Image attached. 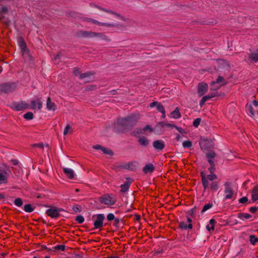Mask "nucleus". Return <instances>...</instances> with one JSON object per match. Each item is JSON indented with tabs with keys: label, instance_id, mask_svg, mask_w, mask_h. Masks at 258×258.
I'll use <instances>...</instances> for the list:
<instances>
[{
	"label": "nucleus",
	"instance_id": "nucleus-27",
	"mask_svg": "<svg viewBox=\"0 0 258 258\" xmlns=\"http://www.w3.org/2000/svg\"><path fill=\"white\" fill-rule=\"evenodd\" d=\"M96 38H100L106 41H110L109 38L103 33H96Z\"/></svg>",
	"mask_w": 258,
	"mask_h": 258
},
{
	"label": "nucleus",
	"instance_id": "nucleus-51",
	"mask_svg": "<svg viewBox=\"0 0 258 258\" xmlns=\"http://www.w3.org/2000/svg\"><path fill=\"white\" fill-rule=\"evenodd\" d=\"M248 201V199L247 197H243L241 198H240L239 200V203H241V204H243V203H246Z\"/></svg>",
	"mask_w": 258,
	"mask_h": 258
},
{
	"label": "nucleus",
	"instance_id": "nucleus-14",
	"mask_svg": "<svg viewBox=\"0 0 258 258\" xmlns=\"http://www.w3.org/2000/svg\"><path fill=\"white\" fill-rule=\"evenodd\" d=\"M153 146L156 149L162 150L165 147V143L163 141L158 140L153 142Z\"/></svg>",
	"mask_w": 258,
	"mask_h": 258
},
{
	"label": "nucleus",
	"instance_id": "nucleus-29",
	"mask_svg": "<svg viewBox=\"0 0 258 258\" xmlns=\"http://www.w3.org/2000/svg\"><path fill=\"white\" fill-rule=\"evenodd\" d=\"M130 184H131V182H127L125 183L124 184H122L120 186L121 191L122 192H125L126 191H127L130 187Z\"/></svg>",
	"mask_w": 258,
	"mask_h": 258
},
{
	"label": "nucleus",
	"instance_id": "nucleus-10",
	"mask_svg": "<svg viewBox=\"0 0 258 258\" xmlns=\"http://www.w3.org/2000/svg\"><path fill=\"white\" fill-rule=\"evenodd\" d=\"M225 189H224V195H225V199H232L234 191L232 188L230 186V185L228 183L226 182L225 184Z\"/></svg>",
	"mask_w": 258,
	"mask_h": 258
},
{
	"label": "nucleus",
	"instance_id": "nucleus-16",
	"mask_svg": "<svg viewBox=\"0 0 258 258\" xmlns=\"http://www.w3.org/2000/svg\"><path fill=\"white\" fill-rule=\"evenodd\" d=\"M46 213L48 216L52 218H56L59 215L58 210L55 208H50L47 210Z\"/></svg>",
	"mask_w": 258,
	"mask_h": 258
},
{
	"label": "nucleus",
	"instance_id": "nucleus-26",
	"mask_svg": "<svg viewBox=\"0 0 258 258\" xmlns=\"http://www.w3.org/2000/svg\"><path fill=\"white\" fill-rule=\"evenodd\" d=\"M179 227L182 229L186 230L187 228L192 229V225L191 223H189L188 224H187L186 222H180L179 224Z\"/></svg>",
	"mask_w": 258,
	"mask_h": 258
},
{
	"label": "nucleus",
	"instance_id": "nucleus-28",
	"mask_svg": "<svg viewBox=\"0 0 258 258\" xmlns=\"http://www.w3.org/2000/svg\"><path fill=\"white\" fill-rule=\"evenodd\" d=\"M8 9L6 7H2L0 8V19L4 18L5 15L8 13Z\"/></svg>",
	"mask_w": 258,
	"mask_h": 258
},
{
	"label": "nucleus",
	"instance_id": "nucleus-24",
	"mask_svg": "<svg viewBox=\"0 0 258 258\" xmlns=\"http://www.w3.org/2000/svg\"><path fill=\"white\" fill-rule=\"evenodd\" d=\"M251 217L252 216L250 214L245 213H239L237 215V217L242 220L249 219L251 218Z\"/></svg>",
	"mask_w": 258,
	"mask_h": 258
},
{
	"label": "nucleus",
	"instance_id": "nucleus-60",
	"mask_svg": "<svg viewBox=\"0 0 258 258\" xmlns=\"http://www.w3.org/2000/svg\"><path fill=\"white\" fill-rule=\"evenodd\" d=\"M33 146L34 147H38V148H43V147L42 144H34Z\"/></svg>",
	"mask_w": 258,
	"mask_h": 258
},
{
	"label": "nucleus",
	"instance_id": "nucleus-20",
	"mask_svg": "<svg viewBox=\"0 0 258 258\" xmlns=\"http://www.w3.org/2000/svg\"><path fill=\"white\" fill-rule=\"evenodd\" d=\"M63 172L66 176L70 179H73L74 177L75 173L72 169L69 168H63Z\"/></svg>",
	"mask_w": 258,
	"mask_h": 258
},
{
	"label": "nucleus",
	"instance_id": "nucleus-19",
	"mask_svg": "<svg viewBox=\"0 0 258 258\" xmlns=\"http://www.w3.org/2000/svg\"><path fill=\"white\" fill-rule=\"evenodd\" d=\"M251 198L253 202L258 200V185L254 187L251 192Z\"/></svg>",
	"mask_w": 258,
	"mask_h": 258
},
{
	"label": "nucleus",
	"instance_id": "nucleus-59",
	"mask_svg": "<svg viewBox=\"0 0 258 258\" xmlns=\"http://www.w3.org/2000/svg\"><path fill=\"white\" fill-rule=\"evenodd\" d=\"M206 102V101L205 100H204L203 98H202V99L200 100V105L202 107L204 104V103Z\"/></svg>",
	"mask_w": 258,
	"mask_h": 258
},
{
	"label": "nucleus",
	"instance_id": "nucleus-39",
	"mask_svg": "<svg viewBox=\"0 0 258 258\" xmlns=\"http://www.w3.org/2000/svg\"><path fill=\"white\" fill-rule=\"evenodd\" d=\"M14 204L17 207H21L23 205V201L20 198H16L14 201Z\"/></svg>",
	"mask_w": 258,
	"mask_h": 258
},
{
	"label": "nucleus",
	"instance_id": "nucleus-63",
	"mask_svg": "<svg viewBox=\"0 0 258 258\" xmlns=\"http://www.w3.org/2000/svg\"><path fill=\"white\" fill-rule=\"evenodd\" d=\"M158 125H159L160 126L163 127L165 126H166V123L163 122H159L158 123Z\"/></svg>",
	"mask_w": 258,
	"mask_h": 258
},
{
	"label": "nucleus",
	"instance_id": "nucleus-21",
	"mask_svg": "<svg viewBox=\"0 0 258 258\" xmlns=\"http://www.w3.org/2000/svg\"><path fill=\"white\" fill-rule=\"evenodd\" d=\"M219 183L220 181L216 180L210 182L209 186L211 189L213 191H217L219 188Z\"/></svg>",
	"mask_w": 258,
	"mask_h": 258
},
{
	"label": "nucleus",
	"instance_id": "nucleus-54",
	"mask_svg": "<svg viewBox=\"0 0 258 258\" xmlns=\"http://www.w3.org/2000/svg\"><path fill=\"white\" fill-rule=\"evenodd\" d=\"M180 133H181V134H183V133H185V132L184 131V130L180 127H178V126H176V128H175Z\"/></svg>",
	"mask_w": 258,
	"mask_h": 258
},
{
	"label": "nucleus",
	"instance_id": "nucleus-13",
	"mask_svg": "<svg viewBox=\"0 0 258 258\" xmlns=\"http://www.w3.org/2000/svg\"><path fill=\"white\" fill-rule=\"evenodd\" d=\"M42 107V102L41 101L40 98H38L37 99V102L34 101L32 100L31 101V108L32 109H36L37 108L38 109L40 110Z\"/></svg>",
	"mask_w": 258,
	"mask_h": 258
},
{
	"label": "nucleus",
	"instance_id": "nucleus-37",
	"mask_svg": "<svg viewBox=\"0 0 258 258\" xmlns=\"http://www.w3.org/2000/svg\"><path fill=\"white\" fill-rule=\"evenodd\" d=\"M211 85L212 87L211 89L215 91L219 89L222 86L221 85L217 84L215 81H213L211 83Z\"/></svg>",
	"mask_w": 258,
	"mask_h": 258
},
{
	"label": "nucleus",
	"instance_id": "nucleus-36",
	"mask_svg": "<svg viewBox=\"0 0 258 258\" xmlns=\"http://www.w3.org/2000/svg\"><path fill=\"white\" fill-rule=\"evenodd\" d=\"M34 210L33 208L30 204H26L24 206V211L26 212L31 213Z\"/></svg>",
	"mask_w": 258,
	"mask_h": 258
},
{
	"label": "nucleus",
	"instance_id": "nucleus-3",
	"mask_svg": "<svg viewBox=\"0 0 258 258\" xmlns=\"http://www.w3.org/2000/svg\"><path fill=\"white\" fill-rule=\"evenodd\" d=\"M99 202L105 205H113L116 203V200L114 196L105 195L99 198Z\"/></svg>",
	"mask_w": 258,
	"mask_h": 258
},
{
	"label": "nucleus",
	"instance_id": "nucleus-6",
	"mask_svg": "<svg viewBox=\"0 0 258 258\" xmlns=\"http://www.w3.org/2000/svg\"><path fill=\"white\" fill-rule=\"evenodd\" d=\"M96 217L94 221V226L95 229L101 228L103 226V221L105 219L104 215L102 214H97L93 216V218Z\"/></svg>",
	"mask_w": 258,
	"mask_h": 258
},
{
	"label": "nucleus",
	"instance_id": "nucleus-35",
	"mask_svg": "<svg viewBox=\"0 0 258 258\" xmlns=\"http://www.w3.org/2000/svg\"><path fill=\"white\" fill-rule=\"evenodd\" d=\"M101 151L105 154L109 155H112L113 154L112 151L110 149L104 147H102Z\"/></svg>",
	"mask_w": 258,
	"mask_h": 258
},
{
	"label": "nucleus",
	"instance_id": "nucleus-56",
	"mask_svg": "<svg viewBox=\"0 0 258 258\" xmlns=\"http://www.w3.org/2000/svg\"><path fill=\"white\" fill-rule=\"evenodd\" d=\"M159 102H157V101H154L151 103H150V107H151V108H153L155 106L156 107V106L157 105V104H158Z\"/></svg>",
	"mask_w": 258,
	"mask_h": 258
},
{
	"label": "nucleus",
	"instance_id": "nucleus-15",
	"mask_svg": "<svg viewBox=\"0 0 258 258\" xmlns=\"http://www.w3.org/2000/svg\"><path fill=\"white\" fill-rule=\"evenodd\" d=\"M46 108L49 111H55L56 109V104L51 101L50 97H48L46 101Z\"/></svg>",
	"mask_w": 258,
	"mask_h": 258
},
{
	"label": "nucleus",
	"instance_id": "nucleus-61",
	"mask_svg": "<svg viewBox=\"0 0 258 258\" xmlns=\"http://www.w3.org/2000/svg\"><path fill=\"white\" fill-rule=\"evenodd\" d=\"M208 162L210 164L211 166L213 167V166L214 165V163L212 160V159L208 158Z\"/></svg>",
	"mask_w": 258,
	"mask_h": 258
},
{
	"label": "nucleus",
	"instance_id": "nucleus-52",
	"mask_svg": "<svg viewBox=\"0 0 258 258\" xmlns=\"http://www.w3.org/2000/svg\"><path fill=\"white\" fill-rule=\"evenodd\" d=\"M115 217L114 215L112 213H109L107 216V219L109 221H111L114 219Z\"/></svg>",
	"mask_w": 258,
	"mask_h": 258
},
{
	"label": "nucleus",
	"instance_id": "nucleus-53",
	"mask_svg": "<svg viewBox=\"0 0 258 258\" xmlns=\"http://www.w3.org/2000/svg\"><path fill=\"white\" fill-rule=\"evenodd\" d=\"M257 210V207H251L249 208V212L252 213H255Z\"/></svg>",
	"mask_w": 258,
	"mask_h": 258
},
{
	"label": "nucleus",
	"instance_id": "nucleus-43",
	"mask_svg": "<svg viewBox=\"0 0 258 258\" xmlns=\"http://www.w3.org/2000/svg\"><path fill=\"white\" fill-rule=\"evenodd\" d=\"M76 221H77L78 223L81 224L84 222V218L82 216L79 215L76 218Z\"/></svg>",
	"mask_w": 258,
	"mask_h": 258
},
{
	"label": "nucleus",
	"instance_id": "nucleus-40",
	"mask_svg": "<svg viewBox=\"0 0 258 258\" xmlns=\"http://www.w3.org/2000/svg\"><path fill=\"white\" fill-rule=\"evenodd\" d=\"M182 146L184 148H189L192 146V143L189 141H185L183 142Z\"/></svg>",
	"mask_w": 258,
	"mask_h": 258
},
{
	"label": "nucleus",
	"instance_id": "nucleus-46",
	"mask_svg": "<svg viewBox=\"0 0 258 258\" xmlns=\"http://www.w3.org/2000/svg\"><path fill=\"white\" fill-rule=\"evenodd\" d=\"M212 207V204H210V203L205 205L204 206V207H203V209L202 210V213L205 212V211H206L208 209H210Z\"/></svg>",
	"mask_w": 258,
	"mask_h": 258
},
{
	"label": "nucleus",
	"instance_id": "nucleus-32",
	"mask_svg": "<svg viewBox=\"0 0 258 258\" xmlns=\"http://www.w3.org/2000/svg\"><path fill=\"white\" fill-rule=\"evenodd\" d=\"M217 92H214L210 94H208L207 95H206L203 97V98L205 100L206 102L209 99L215 97L217 96H218Z\"/></svg>",
	"mask_w": 258,
	"mask_h": 258
},
{
	"label": "nucleus",
	"instance_id": "nucleus-34",
	"mask_svg": "<svg viewBox=\"0 0 258 258\" xmlns=\"http://www.w3.org/2000/svg\"><path fill=\"white\" fill-rule=\"evenodd\" d=\"M249 241L251 244L254 245L258 241V238L254 235H251L249 236Z\"/></svg>",
	"mask_w": 258,
	"mask_h": 258
},
{
	"label": "nucleus",
	"instance_id": "nucleus-22",
	"mask_svg": "<svg viewBox=\"0 0 258 258\" xmlns=\"http://www.w3.org/2000/svg\"><path fill=\"white\" fill-rule=\"evenodd\" d=\"M139 144L143 146H148L149 144V141L145 137H140L138 140Z\"/></svg>",
	"mask_w": 258,
	"mask_h": 258
},
{
	"label": "nucleus",
	"instance_id": "nucleus-64",
	"mask_svg": "<svg viewBox=\"0 0 258 258\" xmlns=\"http://www.w3.org/2000/svg\"><path fill=\"white\" fill-rule=\"evenodd\" d=\"M253 104L254 106H255L256 107L257 106H258V101L254 100L253 101Z\"/></svg>",
	"mask_w": 258,
	"mask_h": 258
},
{
	"label": "nucleus",
	"instance_id": "nucleus-57",
	"mask_svg": "<svg viewBox=\"0 0 258 258\" xmlns=\"http://www.w3.org/2000/svg\"><path fill=\"white\" fill-rule=\"evenodd\" d=\"M136 131V133H135V135H136L137 134H140L143 133V129L141 128H137Z\"/></svg>",
	"mask_w": 258,
	"mask_h": 258
},
{
	"label": "nucleus",
	"instance_id": "nucleus-12",
	"mask_svg": "<svg viewBox=\"0 0 258 258\" xmlns=\"http://www.w3.org/2000/svg\"><path fill=\"white\" fill-rule=\"evenodd\" d=\"M103 12H106L108 13H110V14L115 15L119 20L125 22L127 24H130L132 22V21L130 19H128V18H126L122 16H121L119 14H117L111 10H107V9H105V10H103Z\"/></svg>",
	"mask_w": 258,
	"mask_h": 258
},
{
	"label": "nucleus",
	"instance_id": "nucleus-18",
	"mask_svg": "<svg viewBox=\"0 0 258 258\" xmlns=\"http://www.w3.org/2000/svg\"><path fill=\"white\" fill-rule=\"evenodd\" d=\"M155 169L154 165L151 163L146 164L143 168V172L145 174L152 173Z\"/></svg>",
	"mask_w": 258,
	"mask_h": 258
},
{
	"label": "nucleus",
	"instance_id": "nucleus-5",
	"mask_svg": "<svg viewBox=\"0 0 258 258\" xmlns=\"http://www.w3.org/2000/svg\"><path fill=\"white\" fill-rule=\"evenodd\" d=\"M16 85L15 83H4L0 85V93H8L15 90Z\"/></svg>",
	"mask_w": 258,
	"mask_h": 258
},
{
	"label": "nucleus",
	"instance_id": "nucleus-48",
	"mask_svg": "<svg viewBox=\"0 0 258 258\" xmlns=\"http://www.w3.org/2000/svg\"><path fill=\"white\" fill-rule=\"evenodd\" d=\"M201 118H196V119L194 121V122H193V125H194L195 127H197L199 125V124H200V122H201Z\"/></svg>",
	"mask_w": 258,
	"mask_h": 258
},
{
	"label": "nucleus",
	"instance_id": "nucleus-42",
	"mask_svg": "<svg viewBox=\"0 0 258 258\" xmlns=\"http://www.w3.org/2000/svg\"><path fill=\"white\" fill-rule=\"evenodd\" d=\"M73 210L76 212L78 213L81 212V207L78 205H75L72 207Z\"/></svg>",
	"mask_w": 258,
	"mask_h": 258
},
{
	"label": "nucleus",
	"instance_id": "nucleus-62",
	"mask_svg": "<svg viewBox=\"0 0 258 258\" xmlns=\"http://www.w3.org/2000/svg\"><path fill=\"white\" fill-rule=\"evenodd\" d=\"M214 169H215V165H214L213 167L211 166V167L209 168V170L210 171L211 173H214Z\"/></svg>",
	"mask_w": 258,
	"mask_h": 258
},
{
	"label": "nucleus",
	"instance_id": "nucleus-25",
	"mask_svg": "<svg viewBox=\"0 0 258 258\" xmlns=\"http://www.w3.org/2000/svg\"><path fill=\"white\" fill-rule=\"evenodd\" d=\"M249 59L254 62H258V53L252 52L248 55Z\"/></svg>",
	"mask_w": 258,
	"mask_h": 258
},
{
	"label": "nucleus",
	"instance_id": "nucleus-41",
	"mask_svg": "<svg viewBox=\"0 0 258 258\" xmlns=\"http://www.w3.org/2000/svg\"><path fill=\"white\" fill-rule=\"evenodd\" d=\"M19 45L22 51L24 53L26 49V45L24 41H21L19 42Z\"/></svg>",
	"mask_w": 258,
	"mask_h": 258
},
{
	"label": "nucleus",
	"instance_id": "nucleus-30",
	"mask_svg": "<svg viewBox=\"0 0 258 258\" xmlns=\"http://www.w3.org/2000/svg\"><path fill=\"white\" fill-rule=\"evenodd\" d=\"M215 223V221L214 219H212L209 221V224L207 225L206 226V228L208 231H210L211 230L214 229V223Z\"/></svg>",
	"mask_w": 258,
	"mask_h": 258
},
{
	"label": "nucleus",
	"instance_id": "nucleus-8",
	"mask_svg": "<svg viewBox=\"0 0 258 258\" xmlns=\"http://www.w3.org/2000/svg\"><path fill=\"white\" fill-rule=\"evenodd\" d=\"M28 106L29 105L23 101L14 102L11 105V108L16 111H21L27 109Z\"/></svg>",
	"mask_w": 258,
	"mask_h": 258
},
{
	"label": "nucleus",
	"instance_id": "nucleus-31",
	"mask_svg": "<svg viewBox=\"0 0 258 258\" xmlns=\"http://www.w3.org/2000/svg\"><path fill=\"white\" fill-rule=\"evenodd\" d=\"M73 133V129L72 127L69 124H67L64 128L63 131V135H66L68 134H72Z\"/></svg>",
	"mask_w": 258,
	"mask_h": 258
},
{
	"label": "nucleus",
	"instance_id": "nucleus-49",
	"mask_svg": "<svg viewBox=\"0 0 258 258\" xmlns=\"http://www.w3.org/2000/svg\"><path fill=\"white\" fill-rule=\"evenodd\" d=\"M207 156L208 158L213 159L215 156V153L213 151H211L207 154Z\"/></svg>",
	"mask_w": 258,
	"mask_h": 258
},
{
	"label": "nucleus",
	"instance_id": "nucleus-55",
	"mask_svg": "<svg viewBox=\"0 0 258 258\" xmlns=\"http://www.w3.org/2000/svg\"><path fill=\"white\" fill-rule=\"evenodd\" d=\"M93 148L95 149H96V150H102V146H101V145H95L93 147Z\"/></svg>",
	"mask_w": 258,
	"mask_h": 258
},
{
	"label": "nucleus",
	"instance_id": "nucleus-11",
	"mask_svg": "<svg viewBox=\"0 0 258 258\" xmlns=\"http://www.w3.org/2000/svg\"><path fill=\"white\" fill-rule=\"evenodd\" d=\"M96 33L92 31H81L79 32V35L83 38H96Z\"/></svg>",
	"mask_w": 258,
	"mask_h": 258
},
{
	"label": "nucleus",
	"instance_id": "nucleus-2",
	"mask_svg": "<svg viewBox=\"0 0 258 258\" xmlns=\"http://www.w3.org/2000/svg\"><path fill=\"white\" fill-rule=\"evenodd\" d=\"M202 182L206 190L209 187L210 182L216 180L217 179V176L214 173L206 175L203 172H201Z\"/></svg>",
	"mask_w": 258,
	"mask_h": 258
},
{
	"label": "nucleus",
	"instance_id": "nucleus-44",
	"mask_svg": "<svg viewBox=\"0 0 258 258\" xmlns=\"http://www.w3.org/2000/svg\"><path fill=\"white\" fill-rule=\"evenodd\" d=\"M148 130H149L150 133L153 132V128L150 125H147L143 129V132H145L147 131Z\"/></svg>",
	"mask_w": 258,
	"mask_h": 258
},
{
	"label": "nucleus",
	"instance_id": "nucleus-1",
	"mask_svg": "<svg viewBox=\"0 0 258 258\" xmlns=\"http://www.w3.org/2000/svg\"><path fill=\"white\" fill-rule=\"evenodd\" d=\"M137 119L135 118V116L132 115L118 119L117 120V124L124 128H127L134 125Z\"/></svg>",
	"mask_w": 258,
	"mask_h": 258
},
{
	"label": "nucleus",
	"instance_id": "nucleus-45",
	"mask_svg": "<svg viewBox=\"0 0 258 258\" xmlns=\"http://www.w3.org/2000/svg\"><path fill=\"white\" fill-rule=\"evenodd\" d=\"M248 110H249V112L251 117H254L255 115V111L253 110V108L251 105H249Z\"/></svg>",
	"mask_w": 258,
	"mask_h": 258
},
{
	"label": "nucleus",
	"instance_id": "nucleus-23",
	"mask_svg": "<svg viewBox=\"0 0 258 258\" xmlns=\"http://www.w3.org/2000/svg\"><path fill=\"white\" fill-rule=\"evenodd\" d=\"M170 114L171 117L175 119H178L181 117V114L178 107H176L174 110L171 112Z\"/></svg>",
	"mask_w": 258,
	"mask_h": 258
},
{
	"label": "nucleus",
	"instance_id": "nucleus-9",
	"mask_svg": "<svg viewBox=\"0 0 258 258\" xmlns=\"http://www.w3.org/2000/svg\"><path fill=\"white\" fill-rule=\"evenodd\" d=\"M208 85L206 83L202 82L198 86V94L199 97L204 95L208 91Z\"/></svg>",
	"mask_w": 258,
	"mask_h": 258
},
{
	"label": "nucleus",
	"instance_id": "nucleus-17",
	"mask_svg": "<svg viewBox=\"0 0 258 258\" xmlns=\"http://www.w3.org/2000/svg\"><path fill=\"white\" fill-rule=\"evenodd\" d=\"M8 176V173L6 171L0 169V184L6 183Z\"/></svg>",
	"mask_w": 258,
	"mask_h": 258
},
{
	"label": "nucleus",
	"instance_id": "nucleus-58",
	"mask_svg": "<svg viewBox=\"0 0 258 258\" xmlns=\"http://www.w3.org/2000/svg\"><path fill=\"white\" fill-rule=\"evenodd\" d=\"M91 6H92V7H94L97 8H98L99 10H101V11H103V10H105V9H104V8H102V7H101L97 6H96V5H94V4H92V5H91Z\"/></svg>",
	"mask_w": 258,
	"mask_h": 258
},
{
	"label": "nucleus",
	"instance_id": "nucleus-38",
	"mask_svg": "<svg viewBox=\"0 0 258 258\" xmlns=\"http://www.w3.org/2000/svg\"><path fill=\"white\" fill-rule=\"evenodd\" d=\"M24 118L27 120L32 119L33 118V114L31 112H27L24 115Z\"/></svg>",
	"mask_w": 258,
	"mask_h": 258
},
{
	"label": "nucleus",
	"instance_id": "nucleus-50",
	"mask_svg": "<svg viewBox=\"0 0 258 258\" xmlns=\"http://www.w3.org/2000/svg\"><path fill=\"white\" fill-rule=\"evenodd\" d=\"M55 249L56 250L64 251L65 250V246L63 245H57L55 247Z\"/></svg>",
	"mask_w": 258,
	"mask_h": 258
},
{
	"label": "nucleus",
	"instance_id": "nucleus-4",
	"mask_svg": "<svg viewBox=\"0 0 258 258\" xmlns=\"http://www.w3.org/2000/svg\"><path fill=\"white\" fill-rule=\"evenodd\" d=\"M74 73L76 76H78L80 79H84L87 78V80L85 81V82H89L92 80L91 77L93 74L90 72L81 74L78 68H75L74 70Z\"/></svg>",
	"mask_w": 258,
	"mask_h": 258
},
{
	"label": "nucleus",
	"instance_id": "nucleus-47",
	"mask_svg": "<svg viewBox=\"0 0 258 258\" xmlns=\"http://www.w3.org/2000/svg\"><path fill=\"white\" fill-rule=\"evenodd\" d=\"M156 107H157L158 111L160 112H161L162 111H163L165 110L164 106L159 102L158 103V104H157Z\"/></svg>",
	"mask_w": 258,
	"mask_h": 258
},
{
	"label": "nucleus",
	"instance_id": "nucleus-33",
	"mask_svg": "<svg viewBox=\"0 0 258 258\" xmlns=\"http://www.w3.org/2000/svg\"><path fill=\"white\" fill-rule=\"evenodd\" d=\"M215 82L217 84L221 85V86H223L226 84V81H225L224 79L221 76H219L216 81Z\"/></svg>",
	"mask_w": 258,
	"mask_h": 258
},
{
	"label": "nucleus",
	"instance_id": "nucleus-7",
	"mask_svg": "<svg viewBox=\"0 0 258 258\" xmlns=\"http://www.w3.org/2000/svg\"><path fill=\"white\" fill-rule=\"evenodd\" d=\"M83 21H86L87 22H91L92 24L101 26H105L108 27H115V25L113 23H102L96 20L93 19L89 18H84L83 19Z\"/></svg>",
	"mask_w": 258,
	"mask_h": 258
}]
</instances>
